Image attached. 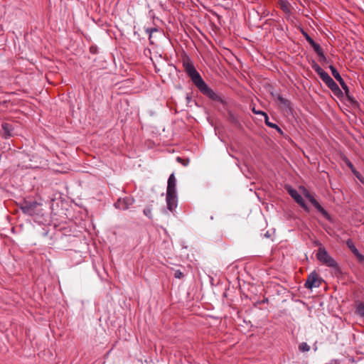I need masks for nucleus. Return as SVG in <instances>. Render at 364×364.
Returning <instances> with one entry per match:
<instances>
[{
    "mask_svg": "<svg viewBox=\"0 0 364 364\" xmlns=\"http://www.w3.org/2000/svg\"><path fill=\"white\" fill-rule=\"evenodd\" d=\"M41 203L37 201L25 200L21 204L22 212L28 215H38L41 213Z\"/></svg>",
    "mask_w": 364,
    "mask_h": 364,
    "instance_id": "nucleus-1",
    "label": "nucleus"
},
{
    "mask_svg": "<svg viewBox=\"0 0 364 364\" xmlns=\"http://www.w3.org/2000/svg\"><path fill=\"white\" fill-rule=\"evenodd\" d=\"M196 86L201 93H203L212 100L219 102L223 104L224 103L223 99L216 92H215L210 87H209L203 80L200 81L197 85H196Z\"/></svg>",
    "mask_w": 364,
    "mask_h": 364,
    "instance_id": "nucleus-2",
    "label": "nucleus"
},
{
    "mask_svg": "<svg viewBox=\"0 0 364 364\" xmlns=\"http://www.w3.org/2000/svg\"><path fill=\"white\" fill-rule=\"evenodd\" d=\"M317 259L323 264L333 268L338 267L336 261L328 253L326 249L320 247L316 253Z\"/></svg>",
    "mask_w": 364,
    "mask_h": 364,
    "instance_id": "nucleus-3",
    "label": "nucleus"
},
{
    "mask_svg": "<svg viewBox=\"0 0 364 364\" xmlns=\"http://www.w3.org/2000/svg\"><path fill=\"white\" fill-rule=\"evenodd\" d=\"M183 68L186 73L188 75V76L191 77L192 82L196 85H197L200 81H201L203 79L198 72L196 70L195 67L193 66V63L191 62L189 59H187L186 60H183Z\"/></svg>",
    "mask_w": 364,
    "mask_h": 364,
    "instance_id": "nucleus-4",
    "label": "nucleus"
},
{
    "mask_svg": "<svg viewBox=\"0 0 364 364\" xmlns=\"http://www.w3.org/2000/svg\"><path fill=\"white\" fill-rule=\"evenodd\" d=\"M303 194L309 200V202L316 208L326 219H329L330 216L327 211L319 204L310 192L304 187H301Z\"/></svg>",
    "mask_w": 364,
    "mask_h": 364,
    "instance_id": "nucleus-5",
    "label": "nucleus"
},
{
    "mask_svg": "<svg viewBox=\"0 0 364 364\" xmlns=\"http://www.w3.org/2000/svg\"><path fill=\"white\" fill-rule=\"evenodd\" d=\"M321 282V279L318 274L316 272H313L309 275L304 286L306 288L311 289L314 287H318Z\"/></svg>",
    "mask_w": 364,
    "mask_h": 364,
    "instance_id": "nucleus-6",
    "label": "nucleus"
},
{
    "mask_svg": "<svg viewBox=\"0 0 364 364\" xmlns=\"http://www.w3.org/2000/svg\"><path fill=\"white\" fill-rule=\"evenodd\" d=\"M134 203V199L132 197H125L124 198H119L114 203V206L117 208L121 210H127L130 208Z\"/></svg>",
    "mask_w": 364,
    "mask_h": 364,
    "instance_id": "nucleus-7",
    "label": "nucleus"
},
{
    "mask_svg": "<svg viewBox=\"0 0 364 364\" xmlns=\"http://www.w3.org/2000/svg\"><path fill=\"white\" fill-rule=\"evenodd\" d=\"M287 191L289 194L291 196V198H294V200L301 207L303 208L306 211H309V208L305 203L302 196L297 192L296 190L289 187L287 188Z\"/></svg>",
    "mask_w": 364,
    "mask_h": 364,
    "instance_id": "nucleus-8",
    "label": "nucleus"
},
{
    "mask_svg": "<svg viewBox=\"0 0 364 364\" xmlns=\"http://www.w3.org/2000/svg\"><path fill=\"white\" fill-rule=\"evenodd\" d=\"M306 40L312 46L314 50L317 53L320 58L321 61H326V58L323 54V50L320 45L316 43L307 33H304Z\"/></svg>",
    "mask_w": 364,
    "mask_h": 364,
    "instance_id": "nucleus-9",
    "label": "nucleus"
},
{
    "mask_svg": "<svg viewBox=\"0 0 364 364\" xmlns=\"http://www.w3.org/2000/svg\"><path fill=\"white\" fill-rule=\"evenodd\" d=\"M329 68H330V70L331 71L332 75L339 82V84L341 85V87L345 90V92L346 93V95H348V93L349 92L348 87L347 86V85L344 82L343 79L342 78V77L341 76V75L339 74L338 70L333 65H330Z\"/></svg>",
    "mask_w": 364,
    "mask_h": 364,
    "instance_id": "nucleus-10",
    "label": "nucleus"
},
{
    "mask_svg": "<svg viewBox=\"0 0 364 364\" xmlns=\"http://www.w3.org/2000/svg\"><path fill=\"white\" fill-rule=\"evenodd\" d=\"M166 203L167 208L173 212L177 207V196L176 193H166Z\"/></svg>",
    "mask_w": 364,
    "mask_h": 364,
    "instance_id": "nucleus-11",
    "label": "nucleus"
},
{
    "mask_svg": "<svg viewBox=\"0 0 364 364\" xmlns=\"http://www.w3.org/2000/svg\"><path fill=\"white\" fill-rule=\"evenodd\" d=\"M346 245L350 251L353 253V255L356 257L357 259L360 262H364V255L359 252L352 240L348 239L346 241Z\"/></svg>",
    "mask_w": 364,
    "mask_h": 364,
    "instance_id": "nucleus-12",
    "label": "nucleus"
},
{
    "mask_svg": "<svg viewBox=\"0 0 364 364\" xmlns=\"http://www.w3.org/2000/svg\"><path fill=\"white\" fill-rule=\"evenodd\" d=\"M176 180L174 173H171L168 179L166 193H176Z\"/></svg>",
    "mask_w": 364,
    "mask_h": 364,
    "instance_id": "nucleus-13",
    "label": "nucleus"
},
{
    "mask_svg": "<svg viewBox=\"0 0 364 364\" xmlns=\"http://www.w3.org/2000/svg\"><path fill=\"white\" fill-rule=\"evenodd\" d=\"M1 128L3 131V135L5 138L11 137L14 133V126L7 122H4L1 124Z\"/></svg>",
    "mask_w": 364,
    "mask_h": 364,
    "instance_id": "nucleus-14",
    "label": "nucleus"
},
{
    "mask_svg": "<svg viewBox=\"0 0 364 364\" xmlns=\"http://www.w3.org/2000/svg\"><path fill=\"white\" fill-rule=\"evenodd\" d=\"M256 114H261L264 117L265 124L271 127L276 129L280 134H282V130L274 123H272L269 121L268 115L264 112H256Z\"/></svg>",
    "mask_w": 364,
    "mask_h": 364,
    "instance_id": "nucleus-15",
    "label": "nucleus"
},
{
    "mask_svg": "<svg viewBox=\"0 0 364 364\" xmlns=\"http://www.w3.org/2000/svg\"><path fill=\"white\" fill-rule=\"evenodd\" d=\"M325 84L328 86L329 89H331L334 93L341 92L338 85L335 82V81L331 78H328V80L325 82Z\"/></svg>",
    "mask_w": 364,
    "mask_h": 364,
    "instance_id": "nucleus-16",
    "label": "nucleus"
},
{
    "mask_svg": "<svg viewBox=\"0 0 364 364\" xmlns=\"http://www.w3.org/2000/svg\"><path fill=\"white\" fill-rule=\"evenodd\" d=\"M275 97L282 108L287 109L290 107V102L284 98L281 95L277 94Z\"/></svg>",
    "mask_w": 364,
    "mask_h": 364,
    "instance_id": "nucleus-17",
    "label": "nucleus"
},
{
    "mask_svg": "<svg viewBox=\"0 0 364 364\" xmlns=\"http://www.w3.org/2000/svg\"><path fill=\"white\" fill-rule=\"evenodd\" d=\"M280 7L286 14H289L291 12V5L287 0H280Z\"/></svg>",
    "mask_w": 364,
    "mask_h": 364,
    "instance_id": "nucleus-18",
    "label": "nucleus"
},
{
    "mask_svg": "<svg viewBox=\"0 0 364 364\" xmlns=\"http://www.w3.org/2000/svg\"><path fill=\"white\" fill-rule=\"evenodd\" d=\"M299 350L301 352H307L310 350V346L305 342H303L299 344Z\"/></svg>",
    "mask_w": 364,
    "mask_h": 364,
    "instance_id": "nucleus-19",
    "label": "nucleus"
},
{
    "mask_svg": "<svg viewBox=\"0 0 364 364\" xmlns=\"http://www.w3.org/2000/svg\"><path fill=\"white\" fill-rule=\"evenodd\" d=\"M356 313L361 317H364V303H360L358 305Z\"/></svg>",
    "mask_w": 364,
    "mask_h": 364,
    "instance_id": "nucleus-20",
    "label": "nucleus"
},
{
    "mask_svg": "<svg viewBox=\"0 0 364 364\" xmlns=\"http://www.w3.org/2000/svg\"><path fill=\"white\" fill-rule=\"evenodd\" d=\"M151 211H152V207L151 205H148L146 206L144 210V214L148 217L149 218H152V215H151Z\"/></svg>",
    "mask_w": 364,
    "mask_h": 364,
    "instance_id": "nucleus-21",
    "label": "nucleus"
},
{
    "mask_svg": "<svg viewBox=\"0 0 364 364\" xmlns=\"http://www.w3.org/2000/svg\"><path fill=\"white\" fill-rule=\"evenodd\" d=\"M318 76L324 82H326V80H328V78L331 77L330 75L324 70Z\"/></svg>",
    "mask_w": 364,
    "mask_h": 364,
    "instance_id": "nucleus-22",
    "label": "nucleus"
},
{
    "mask_svg": "<svg viewBox=\"0 0 364 364\" xmlns=\"http://www.w3.org/2000/svg\"><path fill=\"white\" fill-rule=\"evenodd\" d=\"M312 68L318 75L323 71V70L316 63H314L312 65Z\"/></svg>",
    "mask_w": 364,
    "mask_h": 364,
    "instance_id": "nucleus-23",
    "label": "nucleus"
},
{
    "mask_svg": "<svg viewBox=\"0 0 364 364\" xmlns=\"http://www.w3.org/2000/svg\"><path fill=\"white\" fill-rule=\"evenodd\" d=\"M173 275L176 279H182L184 277L183 273L179 269L175 270Z\"/></svg>",
    "mask_w": 364,
    "mask_h": 364,
    "instance_id": "nucleus-24",
    "label": "nucleus"
},
{
    "mask_svg": "<svg viewBox=\"0 0 364 364\" xmlns=\"http://www.w3.org/2000/svg\"><path fill=\"white\" fill-rule=\"evenodd\" d=\"M177 161L178 162H181L183 166H187L189 163V160L188 159H181V157H177Z\"/></svg>",
    "mask_w": 364,
    "mask_h": 364,
    "instance_id": "nucleus-25",
    "label": "nucleus"
},
{
    "mask_svg": "<svg viewBox=\"0 0 364 364\" xmlns=\"http://www.w3.org/2000/svg\"><path fill=\"white\" fill-rule=\"evenodd\" d=\"M90 51L91 53L95 54L97 53V48L96 46H92L90 48Z\"/></svg>",
    "mask_w": 364,
    "mask_h": 364,
    "instance_id": "nucleus-26",
    "label": "nucleus"
},
{
    "mask_svg": "<svg viewBox=\"0 0 364 364\" xmlns=\"http://www.w3.org/2000/svg\"><path fill=\"white\" fill-rule=\"evenodd\" d=\"M355 176L356 177L359 179V181L363 183L364 184V178L359 173H355Z\"/></svg>",
    "mask_w": 364,
    "mask_h": 364,
    "instance_id": "nucleus-27",
    "label": "nucleus"
},
{
    "mask_svg": "<svg viewBox=\"0 0 364 364\" xmlns=\"http://www.w3.org/2000/svg\"><path fill=\"white\" fill-rule=\"evenodd\" d=\"M252 112L256 114V112H259L260 111H257V109H255V108L252 109Z\"/></svg>",
    "mask_w": 364,
    "mask_h": 364,
    "instance_id": "nucleus-28",
    "label": "nucleus"
},
{
    "mask_svg": "<svg viewBox=\"0 0 364 364\" xmlns=\"http://www.w3.org/2000/svg\"><path fill=\"white\" fill-rule=\"evenodd\" d=\"M348 165L349 167L353 168V165H352V164L350 162H349Z\"/></svg>",
    "mask_w": 364,
    "mask_h": 364,
    "instance_id": "nucleus-29",
    "label": "nucleus"
}]
</instances>
